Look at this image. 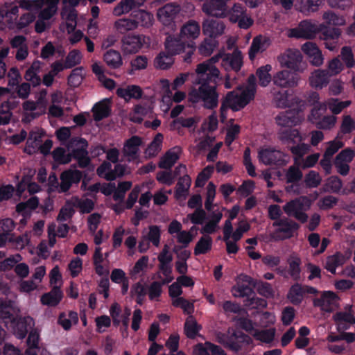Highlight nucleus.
Masks as SVG:
<instances>
[{"mask_svg":"<svg viewBox=\"0 0 355 355\" xmlns=\"http://www.w3.org/2000/svg\"><path fill=\"white\" fill-rule=\"evenodd\" d=\"M329 77L327 70L315 69L309 77V85L315 89H321L328 85Z\"/></svg>","mask_w":355,"mask_h":355,"instance_id":"nucleus-26","label":"nucleus"},{"mask_svg":"<svg viewBox=\"0 0 355 355\" xmlns=\"http://www.w3.org/2000/svg\"><path fill=\"white\" fill-rule=\"evenodd\" d=\"M145 0H121L114 8L112 13L116 17L129 13L142 6Z\"/></svg>","mask_w":355,"mask_h":355,"instance_id":"nucleus-30","label":"nucleus"},{"mask_svg":"<svg viewBox=\"0 0 355 355\" xmlns=\"http://www.w3.org/2000/svg\"><path fill=\"white\" fill-rule=\"evenodd\" d=\"M316 293L317 290L313 287L295 284L290 288L287 293V298L292 304H299L302 302L306 293L315 294Z\"/></svg>","mask_w":355,"mask_h":355,"instance_id":"nucleus-22","label":"nucleus"},{"mask_svg":"<svg viewBox=\"0 0 355 355\" xmlns=\"http://www.w3.org/2000/svg\"><path fill=\"white\" fill-rule=\"evenodd\" d=\"M114 26L121 33H125L137 28L136 23H135L132 17L121 18L114 22Z\"/></svg>","mask_w":355,"mask_h":355,"instance_id":"nucleus-53","label":"nucleus"},{"mask_svg":"<svg viewBox=\"0 0 355 355\" xmlns=\"http://www.w3.org/2000/svg\"><path fill=\"white\" fill-rule=\"evenodd\" d=\"M333 319L338 331H343L355 324V317L351 311V306L345 311H339L334 315Z\"/></svg>","mask_w":355,"mask_h":355,"instance_id":"nucleus-31","label":"nucleus"},{"mask_svg":"<svg viewBox=\"0 0 355 355\" xmlns=\"http://www.w3.org/2000/svg\"><path fill=\"white\" fill-rule=\"evenodd\" d=\"M270 45L269 38L259 35L255 37L251 44L249 49V57L250 60H253L257 53H262L266 51Z\"/></svg>","mask_w":355,"mask_h":355,"instance_id":"nucleus-34","label":"nucleus"},{"mask_svg":"<svg viewBox=\"0 0 355 355\" xmlns=\"http://www.w3.org/2000/svg\"><path fill=\"white\" fill-rule=\"evenodd\" d=\"M148 42L149 38L143 35H128L123 40L122 49L125 53H135Z\"/></svg>","mask_w":355,"mask_h":355,"instance_id":"nucleus-20","label":"nucleus"},{"mask_svg":"<svg viewBox=\"0 0 355 355\" xmlns=\"http://www.w3.org/2000/svg\"><path fill=\"white\" fill-rule=\"evenodd\" d=\"M338 297L331 291H324L320 298L313 300L315 306H318L322 311L331 312L338 306Z\"/></svg>","mask_w":355,"mask_h":355,"instance_id":"nucleus-21","label":"nucleus"},{"mask_svg":"<svg viewBox=\"0 0 355 355\" xmlns=\"http://www.w3.org/2000/svg\"><path fill=\"white\" fill-rule=\"evenodd\" d=\"M135 23H136V28L138 26L150 27L153 25L154 21V17L153 14L144 10H138L135 11L131 15Z\"/></svg>","mask_w":355,"mask_h":355,"instance_id":"nucleus-39","label":"nucleus"},{"mask_svg":"<svg viewBox=\"0 0 355 355\" xmlns=\"http://www.w3.org/2000/svg\"><path fill=\"white\" fill-rule=\"evenodd\" d=\"M220 55H215L209 60L197 65L196 69V77L193 81L194 85H199L198 88L192 87L189 92V101L193 103L202 102L203 106L208 109L217 107L218 103V94L216 87L209 85L220 75L219 70L214 66L218 62Z\"/></svg>","mask_w":355,"mask_h":355,"instance_id":"nucleus-1","label":"nucleus"},{"mask_svg":"<svg viewBox=\"0 0 355 355\" xmlns=\"http://www.w3.org/2000/svg\"><path fill=\"white\" fill-rule=\"evenodd\" d=\"M323 25L310 20L302 21L297 27L289 28L286 31L288 37L302 38L311 40L316 37L317 34L322 30Z\"/></svg>","mask_w":355,"mask_h":355,"instance_id":"nucleus-8","label":"nucleus"},{"mask_svg":"<svg viewBox=\"0 0 355 355\" xmlns=\"http://www.w3.org/2000/svg\"><path fill=\"white\" fill-rule=\"evenodd\" d=\"M116 94L125 101H129L132 98H140L143 94V91L139 86L131 85L126 87H118Z\"/></svg>","mask_w":355,"mask_h":355,"instance_id":"nucleus-36","label":"nucleus"},{"mask_svg":"<svg viewBox=\"0 0 355 355\" xmlns=\"http://www.w3.org/2000/svg\"><path fill=\"white\" fill-rule=\"evenodd\" d=\"M277 227L275 232V236L277 239H286L293 236V233L299 228V225L294 221L287 219L277 220L273 223Z\"/></svg>","mask_w":355,"mask_h":355,"instance_id":"nucleus-19","label":"nucleus"},{"mask_svg":"<svg viewBox=\"0 0 355 355\" xmlns=\"http://www.w3.org/2000/svg\"><path fill=\"white\" fill-rule=\"evenodd\" d=\"M323 104L326 105V109L329 107L332 113L338 114L341 112L344 108L349 106L351 105V101H340L337 98H330Z\"/></svg>","mask_w":355,"mask_h":355,"instance_id":"nucleus-57","label":"nucleus"},{"mask_svg":"<svg viewBox=\"0 0 355 355\" xmlns=\"http://www.w3.org/2000/svg\"><path fill=\"white\" fill-rule=\"evenodd\" d=\"M201 326L197 323L196 319L190 315L186 320L184 324V332L189 338H194L198 335Z\"/></svg>","mask_w":355,"mask_h":355,"instance_id":"nucleus-54","label":"nucleus"},{"mask_svg":"<svg viewBox=\"0 0 355 355\" xmlns=\"http://www.w3.org/2000/svg\"><path fill=\"white\" fill-rule=\"evenodd\" d=\"M164 46L166 52L173 57L182 53L187 47V43L180 38L173 35H168L165 40Z\"/></svg>","mask_w":355,"mask_h":355,"instance_id":"nucleus-27","label":"nucleus"},{"mask_svg":"<svg viewBox=\"0 0 355 355\" xmlns=\"http://www.w3.org/2000/svg\"><path fill=\"white\" fill-rule=\"evenodd\" d=\"M59 2L60 0H21L19 1V6L26 11L40 10L35 29L37 33H41L51 25L52 19L58 11Z\"/></svg>","mask_w":355,"mask_h":355,"instance_id":"nucleus-2","label":"nucleus"},{"mask_svg":"<svg viewBox=\"0 0 355 355\" xmlns=\"http://www.w3.org/2000/svg\"><path fill=\"white\" fill-rule=\"evenodd\" d=\"M217 341L234 351H238L244 343H249L250 338L241 331L233 329L229 330L227 334L217 335Z\"/></svg>","mask_w":355,"mask_h":355,"instance_id":"nucleus-11","label":"nucleus"},{"mask_svg":"<svg viewBox=\"0 0 355 355\" xmlns=\"http://www.w3.org/2000/svg\"><path fill=\"white\" fill-rule=\"evenodd\" d=\"M19 311L15 302L0 305V318L17 338H24L28 330L34 326V320L29 316L17 318Z\"/></svg>","mask_w":355,"mask_h":355,"instance_id":"nucleus-3","label":"nucleus"},{"mask_svg":"<svg viewBox=\"0 0 355 355\" xmlns=\"http://www.w3.org/2000/svg\"><path fill=\"white\" fill-rule=\"evenodd\" d=\"M87 141L82 138L71 139L67 144L68 150L78 160L80 167H86L89 164V158L87 150Z\"/></svg>","mask_w":355,"mask_h":355,"instance_id":"nucleus-10","label":"nucleus"},{"mask_svg":"<svg viewBox=\"0 0 355 355\" xmlns=\"http://www.w3.org/2000/svg\"><path fill=\"white\" fill-rule=\"evenodd\" d=\"M282 68L289 69L295 72L302 73L306 69V64L302 67L303 55L300 51L295 48H289L280 53L277 58Z\"/></svg>","mask_w":355,"mask_h":355,"instance_id":"nucleus-7","label":"nucleus"},{"mask_svg":"<svg viewBox=\"0 0 355 355\" xmlns=\"http://www.w3.org/2000/svg\"><path fill=\"white\" fill-rule=\"evenodd\" d=\"M311 205V200L305 197L300 196L286 202L283 207V210L288 216L294 217L300 222L304 223L307 221L308 211Z\"/></svg>","mask_w":355,"mask_h":355,"instance_id":"nucleus-6","label":"nucleus"},{"mask_svg":"<svg viewBox=\"0 0 355 355\" xmlns=\"http://www.w3.org/2000/svg\"><path fill=\"white\" fill-rule=\"evenodd\" d=\"M191 178L188 175H184L179 179L175 191L176 198L185 199L187 198L191 186Z\"/></svg>","mask_w":355,"mask_h":355,"instance_id":"nucleus-47","label":"nucleus"},{"mask_svg":"<svg viewBox=\"0 0 355 355\" xmlns=\"http://www.w3.org/2000/svg\"><path fill=\"white\" fill-rule=\"evenodd\" d=\"M347 259L341 253L337 252L327 258L325 268L331 273H336V268L343 265Z\"/></svg>","mask_w":355,"mask_h":355,"instance_id":"nucleus-43","label":"nucleus"},{"mask_svg":"<svg viewBox=\"0 0 355 355\" xmlns=\"http://www.w3.org/2000/svg\"><path fill=\"white\" fill-rule=\"evenodd\" d=\"M182 149L175 146L170 149L161 159L159 166L162 168H171L180 158Z\"/></svg>","mask_w":355,"mask_h":355,"instance_id":"nucleus-38","label":"nucleus"},{"mask_svg":"<svg viewBox=\"0 0 355 355\" xmlns=\"http://www.w3.org/2000/svg\"><path fill=\"white\" fill-rule=\"evenodd\" d=\"M163 135L158 133L156 135L152 142L148 145L145 150V156L148 158L155 157L161 150L163 143Z\"/></svg>","mask_w":355,"mask_h":355,"instance_id":"nucleus-46","label":"nucleus"},{"mask_svg":"<svg viewBox=\"0 0 355 355\" xmlns=\"http://www.w3.org/2000/svg\"><path fill=\"white\" fill-rule=\"evenodd\" d=\"M355 157V151L347 148L341 150L334 159V165L337 172L342 175H347L349 172V163Z\"/></svg>","mask_w":355,"mask_h":355,"instance_id":"nucleus-17","label":"nucleus"},{"mask_svg":"<svg viewBox=\"0 0 355 355\" xmlns=\"http://www.w3.org/2000/svg\"><path fill=\"white\" fill-rule=\"evenodd\" d=\"M44 135V132L42 129L35 128L32 130L27 139L24 152L31 155L38 150Z\"/></svg>","mask_w":355,"mask_h":355,"instance_id":"nucleus-29","label":"nucleus"},{"mask_svg":"<svg viewBox=\"0 0 355 355\" xmlns=\"http://www.w3.org/2000/svg\"><path fill=\"white\" fill-rule=\"evenodd\" d=\"M258 159L264 165H286L290 159L288 155L272 147H263L258 151Z\"/></svg>","mask_w":355,"mask_h":355,"instance_id":"nucleus-9","label":"nucleus"},{"mask_svg":"<svg viewBox=\"0 0 355 355\" xmlns=\"http://www.w3.org/2000/svg\"><path fill=\"white\" fill-rule=\"evenodd\" d=\"M22 107L25 112V116L22 121L27 123L45 114L47 107V101L44 97L41 96L36 102L33 101H25Z\"/></svg>","mask_w":355,"mask_h":355,"instance_id":"nucleus-12","label":"nucleus"},{"mask_svg":"<svg viewBox=\"0 0 355 355\" xmlns=\"http://www.w3.org/2000/svg\"><path fill=\"white\" fill-rule=\"evenodd\" d=\"M98 175L107 180H115L114 168L110 162H104L96 170Z\"/></svg>","mask_w":355,"mask_h":355,"instance_id":"nucleus-58","label":"nucleus"},{"mask_svg":"<svg viewBox=\"0 0 355 355\" xmlns=\"http://www.w3.org/2000/svg\"><path fill=\"white\" fill-rule=\"evenodd\" d=\"M104 61L108 67L112 69L119 68L122 65L121 54L114 50H109L104 54Z\"/></svg>","mask_w":355,"mask_h":355,"instance_id":"nucleus-51","label":"nucleus"},{"mask_svg":"<svg viewBox=\"0 0 355 355\" xmlns=\"http://www.w3.org/2000/svg\"><path fill=\"white\" fill-rule=\"evenodd\" d=\"M149 263V257L148 256H142L139 259L134 267L131 269L130 274L132 276H135L145 272Z\"/></svg>","mask_w":355,"mask_h":355,"instance_id":"nucleus-64","label":"nucleus"},{"mask_svg":"<svg viewBox=\"0 0 355 355\" xmlns=\"http://www.w3.org/2000/svg\"><path fill=\"white\" fill-rule=\"evenodd\" d=\"M2 7L4 12L6 24L11 28H15L19 19L18 15L20 6H17L12 2H7L5 3Z\"/></svg>","mask_w":355,"mask_h":355,"instance_id":"nucleus-35","label":"nucleus"},{"mask_svg":"<svg viewBox=\"0 0 355 355\" xmlns=\"http://www.w3.org/2000/svg\"><path fill=\"white\" fill-rule=\"evenodd\" d=\"M143 144L142 139L138 136H132L124 141L122 154L128 162L136 161L139 157L140 147Z\"/></svg>","mask_w":355,"mask_h":355,"instance_id":"nucleus-15","label":"nucleus"},{"mask_svg":"<svg viewBox=\"0 0 355 355\" xmlns=\"http://www.w3.org/2000/svg\"><path fill=\"white\" fill-rule=\"evenodd\" d=\"M299 72L289 71L287 69L275 73L272 77L274 85L282 88H293L297 87L300 81Z\"/></svg>","mask_w":355,"mask_h":355,"instance_id":"nucleus-14","label":"nucleus"},{"mask_svg":"<svg viewBox=\"0 0 355 355\" xmlns=\"http://www.w3.org/2000/svg\"><path fill=\"white\" fill-rule=\"evenodd\" d=\"M220 55L218 60L222 58V65L226 70L232 69L234 71H239L241 69L243 57L239 50H235L232 54H224L220 52L216 55Z\"/></svg>","mask_w":355,"mask_h":355,"instance_id":"nucleus-24","label":"nucleus"},{"mask_svg":"<svg viewBox=\"0 0 355 355\" xmlns=\"http://www.w3.org/2000/svg\"><path fill=\"white\" fill-rule=\"evenodd\" d=\"M202 33L205 35L211 38L217 37L224 33L225 26L220 20L206 19L202 24Z\"/></svg>","mask_w":355,"mask_h":355,"instance_id":"nucleus-23","label":"nucleus"},{"mask_svg":"<svg viewBox=\"0 0 355 355\" xmlns=\"http://www.w3.org/2000/svg\"><path fill=\"white\" fill-rule=\"evenodd\" d=\"M181 8L174 3H166L157 11V17L164 26L175 28V19L180 13Z\"/></svg>","mask_w":355,"mask_h":355,"instance_id":"nucleus-13","label":"nucleus"},{"mask_svg":"<svg viewBox=\"0 0 355 355\" xmlns=\"http://www.w3.org/2000/svg\"><path fill=\"white\" fill-rule=\"evenodd\" d=\"M110 111V101L104 99L96 103L93 107L94 118L96 121H100L109 115Z\"/></svg>","mask_w":355,"mask_h":355,"instance_id":"nucleus-48","label":"nucleus"},{"mask_svg":"<svg viewBox=\"0 0 355 355\" xmlns=\"http://www.w3.org/2000/svg\"><path fill=\"white\" fill-rule=\"evenodd\" d=\"M78 322V313L75 311H70L68 312H62L58 318V324H60L64 330H69L74 324Z\"/></svg>","mask_w":355,"mask_h":355,"instance_id":"nucleus-42","label":"nucleus"},{"mask_svg":"<svg viewBox=\"0 0 355 355\" xmlns=\"http://www.w3.org/2000/svg\"><path fill=\"white\" fill-rule=\"evenodd\" d=\"M278 137L285 144H295L302 141V137L297 129H282L279 132Z\"/></svg>","mask_w":355,"mask_h":355,"instance_id":"nucleus-40","label":"nucleus"},{"mask_svg":"<svg viewBox=\"0 0 355 355\" xmlns=\"http://www.w3.org/2000/svg\"><path fill=\"white\" fill-rule=\"evenodd\" d=\"M271 70L272 66L270 64H266L257 70V76L261 86L266 87L270 83L272 77L270 72Z\"/></svg>","mask_w":355,"mask_h":355,"instance_id":"nucleus-56","label":"nucleus"},{"mask_svg":"<svg viewBox=\"0 0 355 355\" xmlns=\"http://www.w3.org/2000/svg\"><path fill=\"white\" fill-rule=\"evenodd\" d=\"M143 236L144 239L155 247H159L161 240V230L159 226L150 225L146 232H144Z\"/></svg>","mask_w":355,"mask_h":355,"instance_id":"nucleus-49","label":"nucleus"},{"mask_svg":"<svg viewBox=\"0 0 355 355\" xmlns=\"http://www.w3.org/2000/svg\"><path fill=\"white\" fill-rule=\"evenodd\" d=\"M63 293L58 286H53L51 291L42 295L40 302L43 305L55 306L62 300Z\"/></svg>","mask_w":355,"mask_h":355,"instance_id":"nucleus-37","label":"nucleus"},{"mask_svg":"<svg viewBox=\"0 0 355 355\" xmlns=\"http://www.w3.org/2000/svg\"><path fill=\"white\" fill-rule=\"evenodd\" d=\"M62 17L66 21L67 29L69 33L73 31L76 26L77 13L72 9L64 8L61 12Z\"/></svg>","mask_w":355,"mask_h":355,"instance_id":"nucleus-52","label":"nucleus"},{"mask_svg":"<svg viewBox=\"0 0 355 355\" xmlns=\"http://www.w3.org/2000/svg\"><path fill=\"white\" fill-rule=\"evenodd\" d=\"M202 9L207 15L216 17H225L227 15L226 4L222 1L209 0L203 4Z\"/></svg>","mask_w":355,"mask_h":355,"instance_id":"nucleus-25","label":"nucleus"},{"mask_svg":"<svg viewBox=\"0 0 355 355\" xmlns=\"http://www.w3.org/2000/svg\"><path fill=\"white\" fill-rule=\"evenodd\" d=\"M200 24L194 19L187 21L181 26L179 32L180 37L187 43V47L190 49L184 58L185 62H190V58L196 49V44L193 41L200 37Z\"/></svg>","mask_w":355,"mask_h":355,"instance_id":"nucleus-5","label":"nucleus"},{"mask_svg":"<svg viewBox=\"0 0 355 355\" xmlns=\"http://www.w3.org/2000/svg\"><path fill=\"white\" fill-rule=\"evenodd\" d=\"M40 69L41 62L38 60L34 61L26 71L24 78L33 86L39 85L41 83V79L38 76Z\"/></svg>","mask_w":355,"mask_h":355,"instance_id":"nucleus-41","label":"nucleus"},{"mask_svg":"<svg viewBox=\"0 0 355 355\" xmlns=\"http://www.w3.org/2000/svg\"><path fill=\"white\" fill-rule=\"evenodd\" d=\"M82 178V173L76 169L64 171L61 176L60 190L65 192L69 189L72 184L78 183Z\"/></svg>","mask_w":355,"mask_h":355,"instance_id":"nucleus-33","label":"nucleus"},{"mask_svg":"<svg viewBox=\"0 0 355 355\" xmlns=\"http://www.w3.org/2000/svg\"><path fill=\"white\" fill-rule=\"evenodd\" d=\"M321 3V0H297L296 6L299 10L306 15L316 12Z\"/></svg>","mask_w":355,"mask_h":355,"instance_id":"nucleus-45","label":"nucleus"},{"mask_svg":"<svg viewBox=\"0 0 355 355\" xmlns=\"http://www.w3.org/2000/svg\"><path fill=\"white\" fill-rule=\"evenodd\" d=\"M340 58L347 68H352L355 65V60L352 49L350 46H345L340 51Z\"/></svg>","mask_w":355,"mask_h":355,"instance_id":"nucleus-62","label":"nucleus"},{"mask_svg":"<svg viewBox=\"0 0 355 355\" xmlns=\"http://www.w3.org/2000/svg\"><path fill=\"white\" fill-rule=\"evenodd\" d=\"M27 138V132L24 129H19L14 132L9 128L6 133L5 142L8 144L18 145Z\"/></svg>","mask_w":355,"mask_h":355,"instance_id":"nucleus-44","label":"nucleus"},{"mask_svg":"<svg viewBox=\"0 0 355 355\" xmlns=\"http://www.w3.org/2000/svg\"><path fill=\"white\" fill-rule=\"evenodd\" d=\"M212 243V239L209 236L205 235L202 236L196 243L194 254L199 255L209 252L211 249Z\"/></svg>","mask_w":355,"mask_h":355,"instance_id":"nucleus-50","label":"nucleus"},{"mask_svg":"<svg viewBox=\"0 0 355 355\" xmlns=\"http://www.w3.org/2000/svg\"><path fill=\"white\" fill-rule=\"evenodd\" d=\"M275 334V329L272 328L266 330L253 331V336L258 340L263 343H270L273 340Z\"/></svg>","mask_w":355,"mask_h":355,"instance_id":"nucleus-63","label":"nucleus"},{"mask_svg":"<svg viewBox=\"0 0 355 355\" xmlns=\"http://www.w3.org/2000/svg\"><path fill=\"white\" fill-rule=\"evenodd\" d=\"M256 87V78L254 75H251L248 79L247 85L239 87L226 94L221 110L225 108H230L234 111L241 110L254 99Z\"/></svg>","mask_w":355,"mask_h":355,"instance_id":"nucleus-4","label":"nucleus"},{"mask_svg":"<svg viewBox=\"0 0 355 355\" xmlns=\"http://www.w3.org/2000/svg\"><path fill=\"white\" fill-rule=\"evenodd\" d=\"M38 205V198L37 197H32L25 202L19 203L16 207V210L18 213L26 214L37 207Z\"/></svg>","mask_w":355,"mask_h":355,"instance_id":"nucleus-59","label":"nucleus"},{"mask_svg":"<svg viewBox=\"0 0 355 355\" xmlns=\"http://www.w3.org/2000/svg\"><path fill=\"white\" fill-rule=\"evenodd\" d=\"M35 170L28 169V173L23 176L17 187L18 196H21L26 188L31 194L37 193L41 190L40 187L37 183L31 181V178L35 175Z\"/></svg>","mask_w":355,"mask_h":355,"instance_id":"nucleus-28","label":"nucleus"},{"mask_svg":"<svg viewBox=\"0 0 355 355\" xmlns=\"http://www.w3.org/2000/svg\"><path fill=\"white\" fill-rule=\"evenodd\" d=\"M303 120V116L299 113H294L292 111L280 113L276 117V122L278 125L284 128L295 126Z\"/></svg>","mask_w":355,"mask_h":355,"instance_id":"nucleus-32","label":"nucleus"},{"mask_svg":"<svg viewBox=\"0 0 355 355\" xmlns=\"http://www.w3.org/2000/svg\"><path fill=\"white\" fill-rule=\"evenodd\" d=\"M327 67V71L329 73L330 76L339 74L345 68L344 64L338 57H335L328 61Z\"/></svg>","mask_w":355,"mask_h":355,"instance_id":"nucleus-60","label":"nucleus"},{"mask_svg":"<svg viewBox=\"0 0 355 355\" xmlns=\"http://www.w3.org/2000/svg\"><path fill=\"white\" fill-rule=\"evenodd\" d=\"M174 62V59L172 55L166 54L162 52L155 58L154 66L157 69H167L171 67Z\"/></svg>","mask_w":355,"mask_h":355,"instance_id":"nucleus-55","label":"nucleus"},{"mask_svg":"<svg viewBox=\"0 0 355 355\" xmlns=\"http://www.w3.org/2000/svg\"><path fill=\"white\" fill-rule=\"evenodd\" d=\"M322 19L328 25L343 26L346 24V19L343 16H340L331 11L324 12Z\"/></svg>","mask_w":355,"mask_h":355,"instance_id":"nucleus-61","label":"nucleus"},{"mask_svg":"<svg viewBox=\"0 0 355 355\" xmlns=\"http://www.w3.org/2000/svg\"><path fill=\"white\" fill-rule=\"evenodd\" d=\"M224 208H218L211 211L205 218L200 229V233L212 234L220 229L219 223L223 218Z\"/></svg>","mask_w":355,"mask_h":355,"instance_id":"nucleus-16","label":"nucleus"},{"mask_svg":"<svg viewBox=\"0 0 355 355\" xmlns=\"http://www.w3.org/2000/svg\"><path fill=\"white\" fill-rule=\"evenodd\" d=\"M301 51L306 56L311 64L320 67L324 63V56L318 46L313 42H306L301 46Z\"/></svg>","mask_w":355,"mask_h":355,"instance_id":"nucleus-18","label":"nucleus"}]
</instances>
